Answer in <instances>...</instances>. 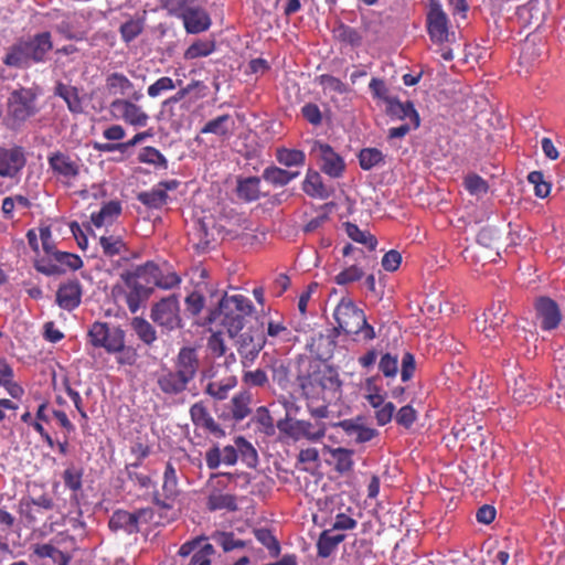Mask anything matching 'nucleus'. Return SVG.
<instances>
[{
  "label": "nucleus",
  "instance_id": "bf43d9fd",
  "mask_svg": "<svg viewBox=\"0 0 565 565\" xmlns=\"http://www.w3.org/2000/svg\"><path fill=\"white\" fill-rule=\"evenodd\" d=\"M209 508L211 510H220V509L235 510L236 503H235V499L230 494L214 493V494H211L209 498Z\"/></svg>",
  "mask_w": 565,
  "mask_h": 565
},
{
  "label": "nucleus",
  "instance_id": "a878e982",
  "mask_svg": "<svg viewBox=\"0 0 565 565\" xmlns=\"http://www.w3.org/2000/svg\"><path fill=\"white\" fill-rule=\"evenodd\" d=\"M82 286L78 280H68L62 284L56 292L57 305L67 311L74 310L81 303Z\"/></svg>",
  "mask_w": 565,
  "mask_h": 565
},
{
  "label": "nucleus",
  "instance_id": "2eb2a0df",
  "mask_svg": "<svg viewBox=\"0 0 565 565\" xmlns=\"http://www.w3.org/2000/svg\"><path fill=\"white\" fill-rule=\"evenodd\" d=\"M26 163L25 152L22 147H0V177L3 179L19 180Z\"/></svg>",
  "mask_w": 565,
  "mask_h": 565
},
{
  "label": "nucleus",
  "instance_id": "79ce46f5",
  "mask_svg": "<svg viewBox=\"0 0 565 565\" xmlns=\"http://www.w3.org/2000/svg\"><path fill=\"white\" fill-rule=\"evenodd\" d=\"M131 327L143 343L151 344L157 340V332L154 328L143 318H134L131 321Z\"/></svg>",
  "mask_w": 565,
  "mask_h": 565
},
{
  "label": "nucleus",
  "instance_id": "f8f14e48",
  "mask_svg": "<svg viewBox=\"0 0 565 565\" xmlns=\"http://www.w3.org/2000/svg\"><path fill=\"white\" fill-rule=\"evenodd\" d=\"M173 11L178 18L182 19L188 33H200L211 25V19L206 11L200 7L190 6L188 0H180Z\"/></svg>",
  "mask_w": 565,
  "mask_h": 565
},
{
  "label": "nucleus",
  "instance_id": "a19ab883",
  "mask_svg": "<svg viewBox=\"0 0 565 565\" xmlns=\"http://www.w3.org/2000/svg\"><path fill=\"white\" fill-rule=\"evenodd\" d=\"M298 175L299 172H290L278 167H268L263 172L264 180L278 186L288 184Z\"/></svg>",
  "mask_w": 565,
  "mask_h": 565
},
{
  "label": "nucleus",
  "instance_id": "ea45409f",
  "mask_svg": "<svg viewBox=\"0 0 565 565\" xmlns=\"http://www.w3.org/2000/svg\"><path fill=\"white\" fill-rule=\"evenodd\" d=\"M303 191L312 196L323 199L328 196V191L322 183V178L319 172L313 170H308L306 179L302 184Z\"/></svg>",
  "mask_w": 565,
  "mask_h": 565
},
{
  "label": "nucleus",
  "instance_id": "9b49d317",
  "mask_svg": "<svg viewBox=\"0 0 565 565\" xmlns=\"http://www.w3.org/2000/svg\"><path fill=\"white\" fill-rule=\"evenodd\" d=\"M153 518L151 509H140L136 512L118 510L109 519V527L113 531H124L127 534L136 533L140 525L148 523Z\"/></svg>",
  "mask_w": 565,
  "mask_h": 565
},
{
  "label": "nucleus",
  "instance_id": "680f3d73",
  "mask_svg": "<svg viewBox=\"0 0 565 565\" xmlns=\"http://www.w3.org/2000/svg\"><path fill=\"white\" fill-rule=\"evenodd\" d=\"M83 472L75 467L67 468L63 473V480L66 488L72 491H78L82 488Z\"/></svg>",
  "mask_w": 565,
  "mask_h": 565
},
{
  "label": "nucleus",
  "instance_id": "f03ea898",
  "mask_svg": "<svg viewBox=\"0 0 565 565\" xmlns=\"http://www.w3.org/2000/svg\"><path fill=\"white\" fill-rule=\"evenodd\" d=\"M253 308V303L245 296H224L218 308L211 313L210 321L218 322L231 337H234L243 329L245 319L252 313Z\"/></svg>",
  "mask_w": 565,
  "mask_h": 565
},
{
  "label": "nucleus",
  "instance_id": "c03bdc74",
  "mask_svg": "<svg viewBox=\"0 0 565 565\" xmlns=\"http://www.w3.org/2000/svg\"><path fill=\"white\" fill-rule=\"evenodd\" d=\"M232 415L235 420H243L250 413V394L241 392L232 398Z\"/></svg>",
  "mask_w": 565,
  "mask_h": 565
},
{
  "label": "nucleus",
  "instance_id": "864d4df0",
  "mask_svg": "<svg viewBox=\"0 0 565 565\" xmlns=\"http://www.w3.org/2000/svg\"><path fill=\"white\" fill-rule=\"evenodd\" d=\"M215 49L213 42L210 41H198L190 45L184 53L186 60H194L210 55Z\"/></svg>",
  "mask_w": 565,
  "mask_h": 565
},
{
  "label": "nucleus",
  "instance_id": "de8ad7c7",
  "mask_svg": "<svg viewBox=\"0 0 565 565\" xmlns=\"http://www.w3.org/2000/svg\"><path fill=\"white\" fill-rule=\"evenodd\" d=\"M56 94L65 100L68 109L72 113L82 111V102L75 87L58 85L56 88Z\"/></svg>",
  "mask_w": 565,
  "mask_h": 565
},
{
  "label": "nucleus",
  "instance_id": "f257e3e1",
  "mask_svg": "<svg viewBox=\"0 0 565 565\" xmlns=\"http://www.w3.org/2000/svg\"><path fill=\"white\" fill-rule=\"evenodd\" d=\"M199 367L196 353L191 348H182L178 354L175 370H166L159 374L157 383L167 395H178L185 391L194 379Z\"/></svg>",
  "mask_w": 565,
  "mask_h": 565
},
{
  "label": "nucleus",
  "instance_id": "dca6fc26",
  "mask_svg": "<svg viewBox=\"0 0 565 565\" xmlns=\"http://www.w3.org/2000/svg\"><path fill=\"white\" fill-rule=\"evenodd\" d=\"M309 386H318L320 388L318 394H321L322 398L327 399L328 397H335V394L340 391L341 381L337 370L330 366H324L313 373L309 377L308 383L302 385L307 395L309 394Z\"/></svg>",
  "mask_w": 565,
  "mask_h": 565
},
{
  "label": "nucleus",
  "instance_id": "09e8293b",
  "mask_svg": "<svg viewBox=\"0 0 565 565\" xmlns=\"http://www.w3.org/2000/svg\"><path fill=\"white\" fill-rule=\"evenodd\" d=\"M139 161L142 163L152 164L156 168L167 169L168 160L166 157L153 147H145L138 157Z\"/></svg>",
  "mask_w": 565,
  "mask_h": 565
},
{
  "label": "nucleus",
  "instance_id": "e2e57ef3",
  "mask_svg": "<svg viewBox=\"0 0 565 565\" xmlns=\"http://www.w3.org/2000/svg\"><path fill=\"white\" fill-rule=\"evenodd\" d=\"M301 115L312 126H319L322 122V113L317 104H305L301 107Z\"/></svg>",
  "mask_w": 565,
  "mask_h": 565
},
{
  "label": "nucleus",
  "instance_id": "052dcab7",
  "mask_svg": "<svg viewBox=\"0 0 565 565\" xmlns=\"http://www.w3.org/2000/svg\"><path fill=\"white\" fill-rule=\"evenodd\" d=\"M363 277V270L356 265H352L342 271H340L335 277L334 281L338 285H348L354 281L360 280Z\"/></svg>",
  "mask_w": 565,
  "mask_h": 565
},
{
  "label": "nucleus",
  "instance_id": "49530a36",
  "mask_svg": "<svg viewBox=\"0 0 565 565\" xmlns=\"http://www.w3.org/2000/svg\"><path fill=\"white\" fill-rule=\"evenodd\" d=\"M345 233L354 242L366 245L370 249H374L377 242L369 232L362 231L358 225L345 223Z\"/></svg>",
  "mask_w": 565,
  "mask_h": 565
},
{
  "label": "nucleus",
  "instance_id": "37998d69",
  "mask_svg": "<svg viewBox=\"0 0 565 565\" xmlns=\"http://www.w3.org/2000/svg\"><path fill=\"white\" fill-rule=\"evenodd\" d=\"M277 161L285 167H300L306 156L301 150L280 148L276 152Z\"/></svg>",
  "mask_w": 565,
  "mask_h": 565
},
{
  "label": "nucleus",
  "instance_id": "f704fd0d",
  "mask_svg": "<svg viewBox=\"0 0 565 565\" xmlns=\"http://www.w3.org/2000/svg\"><path fill=\"white\" fill-rule=\"evenodd\" d=\"M324 450L333 459L334 468L338 472H348L353 468V450L342 447L332 448L329 446H326Z\"/></svg>",
  "mask_w": 565,
  "mask_h": 565
},
{
  "label": "nucleus",
  "instance_id": "20e7f679",
  "mask_svg": "<svg viewBox=\"0 0 565 565\" xmlns=\"http://www.w3.org/2000/svg\"><path fill=\"white\" fill-rule=\"evenodd\" d=\"M334 319L338 327L347 334H360L364 340H373L375 331L366 322L362 309L349 298H342L334 310Z\"/></svg>",
  "mask_w": 565,
  "mask_h": 565
},
{
  "label": "nucleus",
  "instance_id": "bb28decb",
  "mask_svg": "<svg viewBox=\"0 0 565 565\" xmlns=\"http://www.w3.org/2000/svg\"><path fill=\"white\" fill-rule=\"evenodd\" d=\"M237 461V450L234 446H225L220 448L214 446L210 448L205 454V462L210 469H216L222 463L226 466H233Z\"/></svg>",
  "mask_w": 565,
  "mask_h": 565
},
{
  "label": "nucleus",
  "instance_id": "9d476101",
  "mask_svg": "<svg viewBox=\"0 0 565 565\" xmlns=\"http://www.w3.org/2000/svg\"><path fill=\"white\" fill-rule=\"evenodd\" d=\"M130 98H116L110 103V113L114 118L125 121L135 128H143L149 122V115L143 108Z\"/></svg>",
  "mask_w": 565,
  "mask_h": 565
},
{
  "label": "nucleus",
  "instance_id": "393cba45",
  "mask_svg": "<svg viewBox=\"0 0 565 565\" xmlns=\"http://www.w3.org/2000/svg\"><path fill=\"white\" fill-rule=\"evenodd\" d=\"M537 318L541 320V327L544 330H553L561 322V312L557 303L546 297H541L535 302Z\"/></svg>",
  "mask_w": 565,
  "mask_h": 565
},
{
  "label": "nucleus",
  "instance_id": "0e129e2a",
  "mask_svg": "<svg viewBox=\"0 0 565 565\" xmlns=\"http://www.w3.org/2000/svg\"><path fill=\"white\" fill-rule=\"evenodd\" d=\"M142 32V24L137 20H129L120 26L121 38L125 42L135 40Z\"/></svg>",
  "mask_w": 565,
  "mask_h": 565
},
{
  "label": "nucleus",
  "instance_id": "39448f33",
  "mask_svg": "<svg viewBox=\"0 0 565 565\" xmlns=\"http://www.w3.org/2000/svg\"><path fill=\"white\" fill-rule=\"evenodd\" d=\"M156 265L153 263H147L142 267H138L134 273H127L122 275L124 279V300L132 313H136L142 302H145L150 296L151 288L143 284L148 271H154Z\"/></svg>",
  "mask_w": 565,
  "mask_h": 565
},
{
  "label": "nucleus",
  "instance_id": "13d9d810",
  "mask_svg": "<svg viewBox=\"0 0 565 565\" xmlns=\"http://www.w3.org/2000/svg\"><path fill=\"white\" fill-rule=\"evenodd\" d=\"M379 370L385 377H395L398 372V358L391 353H385L379 362Z\"/></svg>",
  "mask_w": 565,
  "mask_h": 565
},
{
  "label": "nucleus",
  "instance_id": "7c9ffc66",
  "mask_svg": "<svg viewBox=\"0 0 565 565\" xmlns=\"http://www.w3.org/2000/svg\"><path fill=\"white\" fill-rule=\"evenodd\" d=\"M190 415L195 426L202 427L213 434L221 433L220 426L202 403L193 404L190 408Z\"/></svg>",
  "mask_w": 565,
  "mask_h": 565
},
{
  "label": "nucleus",
  "instance_id": "b1692460",
  "mask_svg": "<svg viewBox=\"0 0 565 565\" xmlns=\"http://www.w3.org/2000/svg\"><path fill=\"white\" fill-rule=\"evenodd\" d=\"M105 85L110 95L129 96L135 100H140L143 97L140 90H135L134 83L126 75L118 72L107 75Z\"/></svg>",
  "mask_w": 565,
  "mask_h": 565
},
{
  "label": "nucleus",
  "instance_id": "a18cd8bd",
  "mask_svg": "<svg viewBox=\"0 0 565 565\" xmlns=\"http://www.w3.org/2000/svg\"><path fill=\"white\" fill-rule=\"evenodd\" d=\"M234 447L237 450V456L241 455L242 460L248 467H255L258 461L257 451L254 446L243 437L235 439Z\"/></svg>",
  "mask_w": 565,
  "mask_h": 565
},
{
  "label": "nucleus",
  "instance_id": "72a5a7b5",
  "mask_svg": "<svg viewBox=\"0 0 565 565\" xmlns=\"http://www.w3.org/2000/svg\"><path fill=\"white\" fill-rule=\"evenodd\" d=\"M265 338L270 344L286 343L292 340V331L282 320L270 319L267 322V331Z\"/></svg>",
  "mask_w": 565,
  "mask_h": 565
},
{
  "label": "nucleus",
  "instance_id": "473e14b6",
  "mask_svg": "<svg viewBox=\"0 0 565 565\" xmlns=\"http://www.w3.org/2000/svg\"><path fill=\"white\" fill-rule=\"evenodd\" d=\"M234 127V120L230 115L218 116L207 121L200 130L201 134H213L220 138H228Z\"/></svg>",
  "mask_w": 565,
  "mask_h": 565
},
{
  "label": "nucleus",
  "instance_id": "4be33fe9",
  "mask_svg": "<svg viewBox=\"0 0 565 565\" xmlns=\"http://www.w3.org/2000/svg\"><path fill=\"white\" fill-rule=\"evenodd\" d=\"M180 185L178 180L161 181L151 190L138 193L137 199L150 209H160L167 204L169 191H174Z\"/></svg>",
  "mask_w": 565,
  "mask_h": 565
},
{
  "label": "nucleus",
  "instance_id": "7ed1b4c3",
  "mask_svg": "<svg viewBox=\"0 0 565 565\" xmlns=\"http://www.w3.org/2000/svg\"><path fill=\"white\" fill-rule=\"evenodd\" d=\"M52 47L50 32H42L15 43L7 53L4 63L14 67H28L31 63L44 62Z\"/></svg>",
  "mask_w": 565,
  "mask_h": 565
},
{
  "label": "nucleus",
  "instance_id": "1a4fd4ad",
  "mask_svg": "<svg viewBox=\"0 0 565 565\" xmlns=\"http://www.w3.org/2000/svg\"><path fill=\"white\" fill-rule=\"evenodd\" d=\"M150 318L167 332L180 328L182 319L178 297L171 295L156 302L151 308Z\"/></svg>",
  "mask_w": 565,
  "mask_h": 565
},
{
  "label": "nucleus",
  "instance_id": "2f4dec72",
  "mask_svg": "<svg viewBox=\"0 0 565 565\" xmlns=\"http://www.w3.org/2000/svg\"><path fill=\"white\" fill-rule=\"evenodd\" d=\"M237 385V379L233 374H225L221 380L211 381L205 387L206 394L215 399H225L231 390Z\"/></svg>",
  "mask_w": 565,
  "mask_h": 565
},
{
  "label": "nucleus",
  "instance_id": "cd10ccee",
  "mask_svg": "<svg viewBox=\"0 0 565 565\" xmlns=\"http://www.w3.org/2000/svg\"><path fill=\"white\" fill-rule=\"evenodd\" d=\"M387 113L405 122H413V126H419V115L411 102H399L395 98L387 99Z\"/></svg>",
  "mask_w": 565,
  "mask_h": 565
},
{
  "label": "nucleus",
  "instance_id": "c756f323",
  "mask_svg": "<svg viewBox=\"0 0 565 565\" xmlns=\"http://www.w3.org/2000/svg\"><path fill=\"white\" fill-rule=\"evenodd\" d=\"M339 426L359 444L367 443L377 436L376 429L354 420H342Z\"/></svg>",
  "mask_w": 565,
  "mask_h": 565
},
{
  "label": "nucleus",
  "instance_id": "8fccbe9b",
  "mask_svg": "<svg viewBox=\"0 0 565 565\" xmlns=\"http://www.w3.org/2000/svg\"><path fill=\"white\" fill-rule=\"evenodd\" d=\"M181 84L182 81L174 82L171 77L162 76L158 78L153 84L148 86L147 94L151 98H157L161 96L163 93L172 90Z\"/></svg>",
  "mask_w": 565,
  "mask_h": 565
},
{
  "label": "nucleus",
  "instance_id": "58836bf2",
  "mask_svg": "<svg viewBox=\"0 0 565 565\" xmlns=\"http://www.w3.org/2000/svg\"><path fill=\"white\" fill-rule=\"evenodd\" d=\"M237 195L247 201H256L260 195V179L257 177H249L238 181Z\"/></svg>",
  "mask_w": 565,
  "mask_h": 565
},
{
  "label": "nucleus",
  "instance_id": "6e6d98bb",
  "mask_svg": "<svg viewBox=\"0 0 565 565\" xmlns=\"http://www.w3.org/2000/svg\"><path fill=\"white\" fill-rule=\"evenodd\" d=\"M527 180L534 185L535 195L539 198H546L551 192V184L544 180L541 171H532L527 175Z\"/></svg>",
  "mask_w": 565,
  "mask_h": 565
},
{
  "label": "nucleus",
  "instance_id": "f3484780",
  "mask_svg": "<svg viewBox=\"0 0 565 565\" xmlns=\"http://www.w3.org/2000/svg\"><path fill=\"white\" fill-rule=\"evenodd\" d=\"M449 20L438 0H430L427 13V29L433 42L444 43L449 40Z\"/></svg>",
  "mask_w": 565,
  "mask_h": 565
},
{
  "label": "nucleus",
  "instance_id": "a211bd4d",
  "mask_svg": "<svg viewBox=\"0 0 565 565\" xmlns=\"http://www.w3.org/2000/svg\"><path fill=\"white\" fill-rule=\"evenodd\" d=\"M286 434L294 440L307 439L312 443L324 437L327 426L322 422H308L301 419L290 420L285 428Z\"/></svg>",
  "mask_w": 565,
  "mask_h": 565
},
{
  "label": "nucleus",
  "instance_id": "c85d7f7f",
  "mask_svg": "<svg viewBox=\"0 0 565 565\" xmlns=\"http://www.w3.org/2000/svg\"><path fill=\"white\" fill-rule=\"evenodd\" d=\"M53 508L54 502L47 495H40L36 499H31L21 503V512L30 522L39 521L44 515V512L51 511Z\"/></svg>",
  "mask_w": 565,
  "mask_h": 565
},
{
  "label": "nucleus",
  "instance_id": "4468645a",
  "mask_svg": "<svg viewBox=\"0 0 565 565\" xmlns=\"http://www.w3.org/2000/svg\"><path fill=\"white\" fill-rule=\"evenodd\" d=\"M180 494L177 469L171 461L166 463L160 491H154L153 502L163 509H171Z\"/></svg>",
  "mask_w": 565,
  "mask_h": 565
},
{
  "label": "nucleus",
  "instance_id": "4c0bfd02",
  "mask_svg": "<svg viewBox=\"0 0 565 565\" xmlns=\"http://www.w3.org/2000/svg\"><path fill=\"white\" fill-rule=\"evenodd\" d=\"M195 92L194 99H200L205 96L206 86L200 81H193L185 87H181L173 96L163 102L164 106H170L185 100V98Z\"/></svg>",
  "mask_w": 565,
  "mask_h": 565
},
{
  "label": "nucleus",
  "instance_id": "6e6552de",
  "mask_svg": "<svg viewBox=\"0 0 565 565\" xmlns=\"http://www.w3.org/2000/svg\"><path fill=\"white\" fill-rule=\"evenodd\" d=\"M83 267L82 258L72 253L55 249L49 256L36 260L35 268L46 276L63 275Z\"/></svg>",
  "mask_w": 565,
  "mask_h": 565
},
{
  "label": "nucleus",
  "instance_id": "774afa93",
  "mask_svg": "<svg viewBox=\"0 0 565 565\" xmlns=\"http://www.w3.org/2000/svg\"><path fill=\"white\" fill-rule=\"evenodd\" d=\"M207 350L215 359H220L225 354L226 347L221 333L215 332L209 338Z\"/></svg>",
  "mask_w": 565,
  "mask_h": 565
},
{
  "label": "nucleus",
  "instance_id": "338daca9",
  "mask_svg": "<svg viewBox=\"0 0 565 565\" xmlns=\"http://www.w3.org/2000/svg\"><path fill=\"white\" fill-rule=\"evenodd\" d=\"M499 237V231L494 227L488 226L480 230L477 236V242L481 246L493 247Z\"/></svg>",
  "mask_w": 565,
  "mask_h": 565
},
{
  "label": "nucleus",
  "instance_id": "423d86ee",
  "mask_svg": "<svg viewBox=\"0 0 565 565\" xmlns=\"http://www.w3.org/2000/svg\"><path fill=\"white\" fill-rule=\"evenodd\" d=\"M87 343L94 349H104L109 354L125 350V331L107 322L95 321L87 330Z\"/></svg>",
  "mask_w": 565,
  "mask_h": 565
},
{
  "label": "nucleus",
  "instance_id": "412c9836",
  "mask_svg": "<svg viewBox=\"0 0 565 565\" xmlns=\"http://www.w3.org/2000/svg\"><path fill=\"white\" fill-rule=\"evenodd\" d=\"M267 340L262 332H244L237 340V351L244 366L252 364L258 356Z\"/></svg>",
  "mask_w": 565,
  "mask_h": 565
},
{
  "label": "nucleus",
  "instance_id": "4d7b16f0",
  "mask_svg": "<svg viewBox=\"0 0 565 565\" xmlns=\"http://www.w3.org/2000/svg\"><path fill=\"white\" fill-rule=\"evenodd\" d=\"M148 275L153 277L154 285L162 289H172L178 286L181 281L180 277L175 273H169L167 275H159V269L156 266L154 271H148Z\"/></svg>",
  "mask_w": 565,
  "mask_h": 565
},
{
  "label": "nucleus",
  "instance_id": "c9c22d12",
  "mask_svg": "<svg viewBox=\"0 0 565 565\" xmlns=\"http://www.w3.org/2000/svg\"><path fill=\"white\" fill-rule=\"evenodd\" d=\"M120 203L117 201H110L104 204L97 213H93L90 220L96 227H102L110 224L120 214Z\"/></svg>",
  "mask_w": 565,
  "mask_h": 565
},
{
  "label": "nucleus",
  "instance_id": "5fc2aeb1",
  "mask_svg": "<svg viewBox=\"0 0 565 565\" xmlns=\"http://www.w3.org/2000/svg\"><path fill=\"white\" fill-rule=\"evenodd\" d=\"M99 244L103 248V253L108 257L119 255L125 250V243L116 236H102Z\"/></svg>",
  "mask_w": 565,
  "mask_h": 565
},
{
  "label": "nucleus",
  "instance_id": "5701e85b",
  "mask_svg": "<svg viewBox=\"0 0 565 565\" xmlns=\"http://www.w3.org/2000/svg\"><path fill=\"white\" fill-rule=\"evenodd\" d=\"M505 315L507 311L503 310L501 305L492 306L484 311L481 317L476 319V329L482 332L486 338L491 339L499 333V329L504 322Z\"/></svg>",
  "mask_w": 565,
  "mask_h": 565
},
{
  "label": "nucleus",
  "instance_id": "603ef678",
  "mask_svg": "<svg viewBox=\"0 0 565 565\" xmlns=\"http://www.w3.org/2000/svg\"><path fill=\"white\" fill-rule=\"evenodd\" d=\"M222 358H224L223 363L214 362V364H212L210 367L203 370V372H202L203 379L212 380V379L217 377L220 374V369H223L225 373L232 374L231 366L236 363V358H235L234 353H230L227 355L224 354Z\"/></svg>",
  "mask_w": 565,
  "mask_h": 565
},
{
  "label": "nucleus",
  "instance_id": "e433bc0d",
  "mask_svg": "<svg viewBox=\"0 0 565 565\" xmlns=\"http://www.w3.org/2000/svg\"><path fill=\"white\" fill-rule=\"evenodd\" d=\"M344 539V534H333L332 530L323 531L317 543L318 555L329 557Z\"/></svg>",
  "mask_w": 565,
  "mask_h": 565
},
{
  "label": "nucleus",
  "instance_id": "69168bd1",
  "mask_svg": "<svg viewBox=\"0 0 565 565\" xmlns=\"http://www.w3.org/2000/svg\"><path fill=\"white\" fill-rule=\"evenodd\" d=\"M319 83L324 92H334L338 94H343L347 92L345 84L331 75H321L319 77Z\"/></svg>",
  "mask_w": 565,
  "mask_h": 565
},
{
  "label": "nucleus",
  "instance_id": "6ab92c4d",
  "mask_svg": "<svg viewBox=\"0 0 565 565\" xmlns=\"http://www.w3.org/2000/svg\"><path fill=\"white\" fill-rule=\"evenodd\" d=\"M214 547L204 540H194L186 542L179 548V556L183 559L189 558L184 565H211Z\"/></svg>",
  "mask_w": 565,
  "mask_h": 565
},
{
  "label": "nucleus",
  "instance_id": "3c124183",
  "mask_svg": "<svg viewBox=\"0 0 565 565\" xmlns=\"http://www.w3.org/2000/svg\"><path fill=\"white\" fill-rule=\"evenodd\" d=\"M384 156L381 150L376 148H365L360 151L359 161L363 170H371L381 162H383Z\"/></svg>",
  "mask_w": 565,
  "mask_h": 565
},
{
  "label": "nucleus",
  "instance_id": "0eeeda50",
  "mask_svg": "<svg viewBox=\"0 0 565 565\" xmlns=\"http://www.w3.org/2000/svg\"><path fill=\"white\" fill-rule=\"evenodd\" d=\"M36 94L31 88L13 90L7 100L6 119L11 128H18L38 113Z\"/></svg>",
  "mask_w": 565,
  "mask_h": 565
},
{
  "label": "nucleus",
  "instance_id": "aec40b11",
  "mask_svg": "<svg viewBox=\"0 0 565 565\" xmlns=\"http://www.w3.org/2000/svg\"><path fill=\"white\" fill-rule=\"evenodd\" d=\"M312 153L321 162V170L331 178H339L344 171L343 159L327 143L315 141Z\"/></svg>",
  "mask_w": 565,
  "mask_h": 565
},
{
  "label": "nucleus",
  "instance_id": "ddd939ff",
  "mask_svg": "<svg viewBox=\"0 0 565 565\" xmlns=\"http://www.w3.org/2000/svg\"><path fill=\"white\" fill-rule=\"evenodd\" d=\"M47 163L54 177L66 185L73 184L81 172L78 160L61 151L52 152L47 157Z\"/></svg>",
  "mask_w": 565,
  "mask_h": 565
}]
</instances>
